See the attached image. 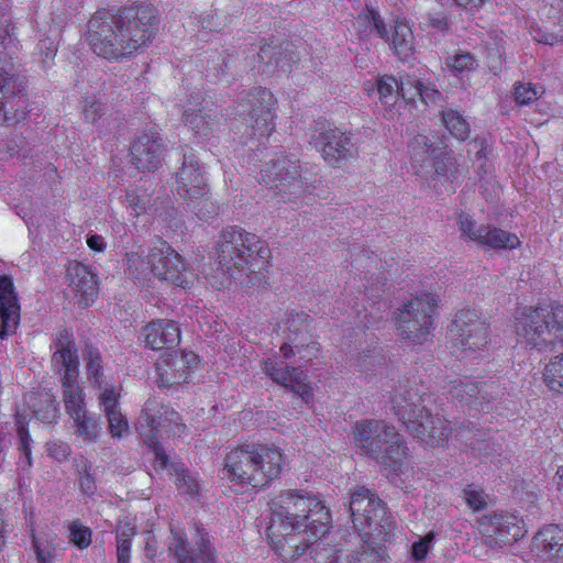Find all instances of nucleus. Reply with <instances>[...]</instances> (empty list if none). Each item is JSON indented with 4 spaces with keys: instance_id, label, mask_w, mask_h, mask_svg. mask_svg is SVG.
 Listing matches in <instances>:
<instances>
[{
    "instance_id": "nucleus-17",
    "label": "nucleus",
    "mask_w": 563,
    "mask_h": 563,
    "mask_svg": "<svg viewBox=\"0 0 563 563\" xmlns=\"http://www.w3.org/2000/svg\"><path fill=\"white\" fill-rule=\"evenodd\" d=\"M483 541L493 549L510 544L526 534L523 521L512 514H496L486 517L479 525Z\"/></svg>"
},
{
    "instance_id": "nucleus-7",
    "label": "nucleus",
    "mask_w": 563,
    "mask_h": 563,
    "mask_svg": "<svg viewBox=\"0 0 563 563\" xmlns=\"http://www.w3.org/2000/svg\"><path fill=\"white\" fill-rule=\"evenodd\" d=\"M353 439L362 452L395 472L400 471L408 455L402 435L384 420L365 419L353 428Z\"/></svg>"
},
{
    "instance_id": "nucleus-22",
    "label": "nucleus",
    "mask_w": 563,
    "mask_h": 563,
    "mask_svg": "<svg viewBox=\"0 0 563 563\" xmlns=\"http://www.w3.org/2000/svg\"><path fill=\"white\" fill-rule=\"evenodd\" d=\"M163 140L157 133H144L131 145V163L142 172L155 170L163 159Z\"/></svg>"
},
{
    "instance_id": "nucleus-48",
    "label": "nucleus",
    "mask_w": 563,
    "mask_h": 563,
    "mask_svg": "<svg viewBox=\"0 0 563 563\" xmlns=\"http://www.w3.org/2000/svg\"><path fill=\"white\" fill-rule=\"evenodd\" d=\"M258 58L262 62L267 64H275L276 67L286 71L289 68L288 60L286 56L283 55V52L277 46H273L271 44L263 45L258 52Z\"/></svg>"
},
{
    "instance_id": "nucleus-25",
    "label": "nucleus",
    "mask_w": 563,
    "mask_h": 563,
    "mask_svg": "<svg viewBox=\"0 0 563 563\" xmlns=\"http://www.w3.org/2000/svg\"><path fill=\"white\" fill-rule=\"evenodd\" d=\"M143 336L147 347L152 350L172 349L180 341L178 325L170 320H155L143 328Z\"/></svg>"
},
{
    "instance_id": "nucleus-47",
    "label": "nucleus",
    "mask_w": 563,
    "mask_h": 563,
    "mask_svg": "<svg viewBox=\"0 0 563 563\" xmlns=\"http://www.w3.org/2000/svg\"><path fill=\"white\" fill-rule=\"evenodd\" d=\"M457 225L463 240L477 243L479 242L481 235L484 233L482 230L485 228V224H477L465 213L459 214Z\"/></svg>"
},
{
    "instance_id": "nucleus-59",
    "label": "nucleus",
    "mask_w": 563,
    "mask_h": 563,
    "mask_svg": "<svg viewBox=\"0 0 563 563\" xmlns=\"http://www.w3.org/2000/svg\"><path fill=\"white\" fill-rule=\"evenodd\" d=\"M456 73L470 71L477 66L476 59L470 53L456 54L449 64Z\"/></svg>"
},
{
    "instance_id": "nucleus-3",
    "label": "nucleus",
    "mask_w": 563,
    "mask_h": 563,
    "mask_svg": "<svg viewBox=\"0 0 563 563\" xmlns=\"http://www.w3.org/2000/svg\"><path fill=\"white\" fill-rule=\"evenodd\" d=\"M218 262L232 278L246 276L247 283L256 286L266 283L271 251L265 241L239 225H230L219 234Z\"/></svg>"
},
{
    "instance_id": "nucleus-16",
    "label": "nucleus",
    "mask_w": 563,
    "mask_h": 563,
    "mask_svg": "<svg viewBox=\"0 0 563 563\" xmlns=\"http://www.w3.org/2000/svg\"><path fill=\"white\" fill-rule=\"evenodd\" d=\"M154 276L181 288L192 285L196 275L184 263L180 254L166 243L152 247Z\"/></svg>"
},
{
    "instance_id": "nucleus-20",
    "label": "nucleus",
    "mask_w": 563,
    "mask_h": 563,
    "mask_svg": "<svg viewBox=\"0 0 563 563\" xmlns=\"http://www.w3.org/2000/svg\"><path fill=\"white\" fill-rule=\"evenodd\" d=\"M197 362L198 356L194 352L180 355L175 352L164 355L156 364L157 384L163 387H173L186 383Z\"/></svg>"
},
{
    "instance_id": "nucleus-54",
    "label": "nucleus",
    "mask_w": 563,
    "mask_h": 563,
    "mask_svg": "<svg viewBox=\"0 0 563 563\" xmlns=\"http://www.w3.org/2000/svg\"><path fill=\"white\" fill-rule=\"evenodd\" d=\"M421 87H423V82L420 79L415 76H407L401 78L398 89L404 99L415 100Z\"/></svg>"
},
{
    "instance_id": "nucleus-2",
    "label": "nucleus",
    "mask_w": 563,
    "mask_h": 563,
    "mask_svg": "<svg viewBox=\"0 0 563 563\" xmlns=\"http://www.w3.org/2000/svg\"><path fill=\"white\" fill-rule=\"evenodd\" d=\"M157 10L147 4L98 11L88 22L91 49L108 60H123L146 47L157 29Z\"/></svg>"
},
{
    "instance_id": "nucleus-32",
    "label": "nucleus",
    "mask_w": 563,
    "mask_h": 563,
    "mask_svg": "<svg viewBox=\"0 0 563 563\" xmlns=\"http://www.w3.org/2000/svg\"><path fill=\"white\" fill-rule=\"evenodd\" d=\"M400 58H407L413 51V34L410 26L404 22H396L393 26L391 37L385 38Z\"/></svg>"
},
{
    "instance_id": "nucleus-14",
    "label": "nucleus",
    "mask_w": 563,
    "mask_h": 563,
    "mask_svg": "<svg viewBox=\"0 0 563 563\" xmlns=\"http://www.w3.org/2000/svg\"><path fill=\"white\" fill-rule=\"evenodd\" d=\"M488 323L475 309H461L450 327L453 344L466 356L483 350L488 343Z\"/></svg>"
},
{
    "instance_id": "nucleus-13",
    "label": "nucleus",
    "mask_w": 563,
    "mask_h": 563,
    "mask_svg": "<svg viewBox=\"0 0 563 563\" xmlns=\"http://www.w3.org/2000/svg\"><path fill=\"white\" fill-rule=\"evenodd\" d=\"M170 533L168 551L177 563H218L217 551L202 525H194L190 540L174 529Z\"/></svg>"
},
{
    "instance_id": "nucleus-8",
    "label": "nucleus",
    "mask_w": 563,
    "mask_h": 563,
    "mask_svg": "<svg viewBox=\"0 0 563 563\" xmlns=\"http://www.w3.org/2000/svg\"><path fill=\"white\" fill-rule=\"evenodd\" d=\"M53 371L59 375L63 401L70 418H77L86 410L85 394L79 385V357L74 335L64 329L57 332L53 345Z\"/></svg>"
},
{
    "instance_id": "nucleus-33",
    "label": "nucleus",
    "mask_w": 563,
    "mask_h": 563,
    "mask_svg": "<svg viewBox=\"0 0 563 563\" xmlns=\"http://www.w3.org/2000/svg\"><path fill=\"white\" fill-rule=\"evenodd\" d=\"M478 244L489 249H515L520 244L517 235L492 225L483 228Z\"/></svg>"
},
{
    "instance_id": "nucleus-45",
    "label": "nucleus",
    "mask_w": 563,
    "mask_h": 563,
    "mask_svg": "<svg viewBox=\"0 0 563 563\" xmlns=\"http://www.w3.org/2000/svg\"><path fill=\"white\" fill-rule=\"evenodd\" d=\"M135 534L134 528L125 523L117 533V561L118 563H130L131 539Z\"/></svg>"
},
{
    "instance_id": "nucleus-52",
    "label": "nucleus",
    "mask_w": 563,
    "mask_h": 563,
    "mask_svg": "<svg viewBox=\"0 0 563 563\" xmlns=\"http://www.w3.org/2000/svg\"><path fill=\"white\" fill-rule=\"evenodd\" d=\"M14 42V26L11 23L10 16L7 14L4 8L0 5V45L4 48L9 47Z\"/></svg>"
},
{
    "instance_id": "nucleus-53",
    "label": "nucleus",
    "mask_w": 563,
    "mask_h": 563,
    "mask_svg": "<svg viewBox=\"0 0 563 563\" xmlns=\"http://www.w3.org/2000/svg\"><path fill=\"white\" fill-rule=\"evenodd\" d=\"M106 112V106L95 99H86L82 107L85 120L92 124H97Z\"/></svg>"
},
{
    "instance_id": "nucleus-28",
    "label": "nucleus",
    "mask_w": 563,
    "mask_h": 563,
    "mask_svg": "<svg viewBox=\"0 0 563 563\" xmlns=\"http://www.w3.org/2000/svg\"><path fill=\"white\" fill-rule=\"evenodd\" d=\"M534 547L547 558L563 556V526L543 527L533 539Z\"/></svg>"
},
{
    "instance_id": "nucleus-58",
    "label": "nucleus",
    "mask_w": 563,
    "mask_h": 563,
    "mask_svg": "<svg viewBox=\"0 0 563 563\" xmlns=\"http://www.w3.org/2000/svg\"><path fill=\"white\" fill-rule=\"evenodd\" d=\"M470 445L474 451H477L479 455H484L486 457H495L501 453V445L490 440L477 442L471 441Z\"/></svg>"
},
{
    "instance_id": "nucleus-30",
    "label": "nucleus",
    "mask_w": 563,
    "mask_h": 563,
    "mask_svg": "<svg viewBox=\"0 0 563 563\" xmlns=\"http://www.w3.org/2000/svg\"><path fill=\"white\" fill-rule=\"evenodd\" d=\"M449 394L460 402L481 404L483 400L487 401L477 383L468 377L450 382Z\"/></svg>"
},
{
    "instance_id": "nucleus-1",
    "label": "nucleus",
    "mask_w": 563,
    "mask_h": 563,
    "mask_svg": "<svg viewBox=\"0 0 563 563\" xmlns=\"http://www.w3.org/2000/svg\"><path fill=\"white\" fill-rule=\"evenodd\" d=\"M271 523L267 537L275 552L294 561L330 529L331 515L311 493L298 489L280 492L271 501Z\"/></svg>"
},
{
    "instance_id": "nucleus-36",
    "label": "nucleus",
    "mask_w": 563,
    "mask_h": 563,
    "mask_svg": "<svg viewBox=\"0 0 563 563\" xmlns=\"http://www.w3.org/2000/svg\"><path fill=\"white\" fill-rule=\"evenodd\" d=\"M126 271L131 278L144 282L154 276V268L152 262V249L147 255L139 252H131L126 254Z\"/></svg>"
},
{
    "instance_id": "nucleus-29",
    "label": "nucleus",
    "mask_w": 563,
    "mask_h": 563,
    "mask_svg": "<svg viewBox=\"0 0 563 563\" xmlns=\"http://www.w3.org/2000/svg\"><path fill=\"white\" fill-rule=\"evenodd\" d=\"M25 402L38 420L45 423H53L57 420L58 404L49 390L31 393L25 397Z\"/></svg>"
},
{
    "instance_id": "nucleus-60",
    "label": "nucleus",
    "mask_w": 563,
    "mask_h": 563,
    "mask_svg": "<svg viewBox=\"0 0 563 563\" xmlns=\"http://www.w3.org/2000/svg\"><path fill=\"white\" fill-rule=\"evenodd\" d=\"M463 498L473 510H481L485 506L483 492L476 489L473 485H468L463 490Z\"/></svg>"
},
{
    "instance_id": "nucleus-46",
    "label": "nucleus",
    "mask_w": 563,
    "mask_h": 563,
    "mask_svg": "<svg viewBox=\"0 0 563 563\" xmlns=\"http://www.w3.org/2000/svg\"><path fill=\"white\" fill-rule=\"evenodd\" d=\"M172 475L175 476V484L179 492L188 495H195L198 492L197 479L179 465H172Z\"/></svg>"
},
{
    "instance_id": "nucleus-42",
    "label": "nucleus",
    "mask_w": 563,
    "mask_h": 563,
    "mask_svg": "<svg viewBox=\"0 0 563 563\" xmlns=\"http://www.w3.org/2000/svg\"><path fill=\"white\" fill-rule=\"evenodd\" d=\"M431 165L437 176L452 179L459 173V163L452 152H439Z\"/></svg>"
},
{
    "instance_id": "nucleus-11",
    "label": "nucleus",
    "mask_w": 563,
    "mask_h": 563,
    "mask_svg": "<svg viewBox=\"0 0 563 563\" xmlns=\"http://www.w3.org/2000/svg\"><path fill=\"white\" fill-rule=\"evenodd\" d=\"M434 296L424 294L406 302L396 313V327L401 339L412 344L427 341L433 329Z\"/></svg>"
},
{
    "instance_id": "nucleus-18",
    "label": "nucleus",
    "mask_w": 563,
    "mask_h": 563,
    "mask_svg": "<svg viewBox=\"0 0 563 563\" xmlns=\"http://www.w3.org/2000/svg\"><path fill=\"white\" fill-rule=\"evenodd\" d=\"M176 191L183 199L202 197L209 192L203 167L191 148L183 150V162L176 172Z\"/></svg>"
},
{
    "instance_id": "nucleus-64",
    "label": "nucleus",
    "mask_w": 563,
    "mask_h": 563,
    "mask_svg": "<svg viewBox=\"0 0 563 563\" xmlns=\"http://www.w3.org/2000/svg\"><path fill=\"white\" fill-rule=\"evenodd\" d=\"M418 97H420L421 100L427 104L430 102L434 103L437 100L440 99L441 92L433 88L432 86L423 82V87H421V89L419 90Z\"/></svg>"
},
{
    "instance_id": "nucleus-57",
    "label": "nucleus",
    "mask_w": 563,
    "mask_h": 563,
    "mask_svg": "<svg viewBox=\"0 0 563 563\" xmlns=\"http://www.w3.org/2000/svg\"><path fill=\"white\" fill-rule=\"evenodd\" d=\"M530 34L538 43L547 45H556L563 42V35L559 33L549 32L540 26H531Z\"/></svg>"
},
{
    "instance_id": "nucleus-35",
    "label": "nucleus",
    "mask_w": 563,
    "mask_h": 563,
    "mask_svg": "<svg viewBox=\"0 0 563 563\" xmlns=\"http://www.w3.org/2000/svg\"><path fill=\"white\" fill-rule=\"evenodd\" d=\"M31 538L37 563H53L57 555L56 534L52 531L37 534L32 529Z\"/></svg>"
},
{
    "instance_id": "nucleus-49",
    "label": "nucleus",
    "mask_w": 563,
    "mask_h": 563,
    "mask_svg": "<svg viewBox=\"0 0 563 563\" xmlns=\"http://www.w3.org/2000/svg\"><path fill=\"white\" fill-rule=\"evenodd\" d=\"M18 433L20 437L19 450L21 452V459H22V461H20L18 463L19 471L27 472L32 466V453H31V446H30L31 437H30L27 430L23 426L19 427Z\"/></svg>"
},
{
    "instance_id": "nucleus-5",
    "label": "nucleus",
    "mask_w": 563,
    "mask_h": 563,
    "mask_svg": "<svg viewBox=\"0 0 563 563\" xmlns=\"http://www.w3.org/2000/svg\"><path fill=\"white\" fill-rule=\"evenodd\" d=\"M283 465L284 454L279 448L244 444L227 453L223 471L231 483L263 488L279 476Z\"/></svg>"
},
{
    "instance_id": "nucleus-62",
    "label": "nucleus",
    "mask_w": 563,
    "mask_h": 563,
    "mask_svg": "<svg viewBox=\"0 0 563 563\" xmlns=\"http://www.w3.org/2000/svg\"><path fill=\"white\" fill-rule=\"evenodd\" d=\"M47 453L49 456L62 462V461H65L69 456L70 448L65 442L53 441L47 444Z\"/></svg>"
},
{
    "instance_id": "nucleus-43",
    "label": "nucleus",
    "mask_w": 563,
    "mask_h": 563,
    "mask_svg": "<svg viewBox=\"0 0 563 563\" xmlns=\"http://www.w3.org/2000/svg\"><path fill=\"white\" fill-rule=\"evenodd\" d=\"M191 207L192 212L203 221L211 220L219 214L220 207L208 194L202 197L186 199Z\"/></svg>"
},
{
    "instance_id": "nucleus-39",
    "label": "nucleus",
    "mask_w": 563,
    "mask_h": 563,
    "mask_svg": "<svg viewBox=\"0 0 563 563\" xmlns=\"http://www.w3.org/2000/svg\"><path fill=\"white\" fill-rule=\"evenodd\" d=\"M71 419L74 420L76 435L87 442L97 441L101 432V423L96 417L89 416L88 412L85 411L78 415V419Z\"/></svg>"
},
{
    "instance_id": "nucleus-6",
    "label": "nucleus",
    "mask_w": 563,
    "mask_h": 563,
    "mask_svg": "<svg viewBox=\"0 0 563 563\" xmlns=\"http://www.w3.org/2000/svg\"><path fill=\"white\" fill-rule=\"evenodd\" d=\"M514 327L518 342L526 349L553 351L563 345V306L551 303L518 308Z\"/></svg>"
},
{
    "instance_id": "nucleus-61",
    "label": "nucleus",
    "mask_w": 563,
    "mask_h": 563,
    "mask_svg": "<svg viewBox=\"0 0 563 563\" xmlns=\"http://www.w3.org/2000/svg\"><path fill=\"white\" fill-rule=\"evenodd\" d=\"M434 534L430 532L412 544V558L416 561H422L427 558L431 549Z\"/></svg>"
},
{
    "instance_id": "nucleus-9",
    "label": "nucleus",
    "mask_w": 563,
    "mask_h": 563,
    "mask_svg": "<svg viewBox=\"0 0 563 563\" xmlns=\"http://www.w3.org/2000/svg\"><path fill=\"white\" fill-rule=\"evenodd\" d=\"M350 514L355 530L371 549L377 544L372 538L385 541L393 530V520L384 501L368 488L358 487L351 492Z\"/></svg>"
},
{
    "instance_id": "nucleus-27",
    "label": "nucleus",
    "mask_w": 563,
    "mask_h": 563,
    "mask_svg": "<svg viewBox=\"0 0 563 563\" xmlns=\"http://www.w3.org/2000/svg\"><path fill=\"white\" fill-rule=\"evenodd\" d=\"M99 404L108 420V429L112 437L121 438L129 430L128 420L119 407V395L113 388H104L99 396Z\"/></svg>"
},
{
    "instance_id": "nucleus-4",
    "label": "nucleus",
    "mask_w": 563,
    "mask_h": 563,
    "mask_svg": "<svg viewBox=\"0 0 563 563\" xmlns=\"http://www.w3.org/2000/svg\"><path fill=\"white\" fill-rule=\"evenodd\" d=\"M430 398L417 384L406 382L395 387L390 401L396 415L413 437L430 446H441L452 434V427L446 419L429 411L426 402Z\"/></svg>"
},
{
    "instance_id": "nucleus-41",
    "label": "nucleus",
    "mask_w": 563,
    "mask_h": 563,
    "mask_svg": "<svg viewBox=\"0 0 563 563\" xmlns=\"http://www.w3.org/2000/svg\"><path fill=\"white\" fill-rule=\"evenodd\" d=\"M75 467L80 492L85 495L92 496L97 490V484L91 462L80 456L75 460Z\"/></svg>"
},
{
    "instance_id": "nucleus-55",
    "label": "nucleus",
    "mask_w": 563,
    "mask_h": 563,
    "mask_svg": "<svg viewBox=\"0 0 563 563\" xmlns=\"http://www.w3.org/2000/svg\"><path fill=\"white\" fill-rule=\"evenodd\" d=\"M125 198H126L128 207L132 210V213L135 217H139V216L145 213L150 208L151 199H150V196L146 194L137 195L134 191H129L126 194Z\"/></svg>"
},
{
    "instance_id": "nucleus-23",
    "label": "nucleus",
    "mask_w": 563,
    "mask_h": 563,
    "mask_svg": "<svg viewBox=\"0 0 563 563\" xmlns=\"http://www.w3.org/2000/svg\"><path fill=\"white\" fill-rule=\"evenodd\" d=\"M320 141L322 157L332 166L341 165L357 155V147L351 137L339 129L320 133Z\"/></svg>"
},
{
    "instance_id": "nucleus-24",
    "label": "nucleus",
    "mask_w": 563,
    "mask_h": 563,
    "mask_svg": "<svg viewBox=\"0 0 563 563\" xmlns=\"http://www.w3.org/2000/svg\"><path fill=\"white\" fill-rule=\"evenodd\" d=\"M67 277L69 287L80 305L87 307L92 303L98 295L99 287L96 274L81 263H73L68 266Z\"/></svg>"
},
{
    "instance_id": "nucleus-56",
    "label": "nucleus",
    "mask_w": 563,
    "mask_h": 563,
    "mask_svg": "<svg viewBox=\"0 0 563 563\" xmlns=\"http://www.w3.org/2000/svg\"><path fill=\"white\" fill-rule=\"evenodd\" d=\"M540 91L532 84H518L515 87V100L519 104H529L539 98Z\"/></svg>"
},
{
    "instance_id": "nucleus-40",
    "label": "nucleus",
    "mask_w": 563,
    "mask_h": 563,
    "mask_svg": "<svg viewBox=\"0 0 563 563\" xmlns=\"http://www.w3.org/2000/svg\"><path fill=\"white\" fill-rule=\"evenodd\" d=\"M543 383L549 390L563 394V353L554 356L544 367Z\"/></svg>"
},
{
    "instance_id": "nucleus-10",
    "label": "nucleus",
    "mask_w": 563,
    "mask_h": 563,
    "mask_svg": "<svg viewBox=\"0 0 563 563\" xmlns=\"http://www.w3.org/2000/svg\"><path fill=\"white\" fill-rule=\"evenodd\" d=\"M136 429L155 454L154 467L156 470L167 468L169 457L157 442V435L161 431L168 435H179L185 429V424L180 422L179 413L167 408L159 399L148 398L139 418Z\"/></svg>"
},
{
    "instance_id": "nucleus-34",
    "label": "nucleus",
    "mask_w": 563,
    "mask_h": 563,
    "mask_svg": "<svg viewBox=\"0 0 563 563\" xmlns=\"http://www.w3.org/2000/svg\"><path fill=\"white\" fill-rule=\"evenodd\" d=\"M84 361L86 364L87 378L90 384L98 389L104 390L107 384L103 375V362L99 350L87 345L84 350Z\"/></svg>"
},
{
    "instance_id": "nucleus-12",
    "label": "nucleus",
    "mask_w": 563,
    "mask_h": 563,
    "mask_svg": "<svg viewBox=\"0 0 563 563\" xmlns=\"http://www.w3.org/2000/svg\"><path fill=\"white\" fill-rule=\"evenodd\" d=\"M307 174L308 172H303L297 161L282 156L264 164L261 180L291 200L308 191L310 179Z\"/></svg>"
},
{
    "instance_id": "nucleus-51",
    "label": "nucleus",
    "mask_w": 563,
    "mask_h": 563,
    "mask_svg": "<svg viewBox=\"0 0 563 563\" xmlns=\"http://www.w3.org/2000/svg\"><path fill=\"white\" fill-rule=\"evenodd\" d=\"M23 89L22 81L13 75L0 67V96L9 97L21 92Z\"/></svg>"
},
{
    "instance_id": "nucleus-31",
    "label": "nucleus",
    "mask_w": 563,
    "mask_h": 563,
    "mask_svg": "<svg viewBox=\"0 0 563 563\" xmlns=\"http://www.w3.org/2000/svg\"><path fill=\"white\" fill-rule=\"evenodd\" d=\"M355 29L362 37L375 32L382 38H388V30L379 13L374 9H366L358 14L354 23Z\"/></svg>"
},
{
    "instance_id": "nucleus-21",
    "label": "nucleus",
    "mask_w": 563,
    "mask_h": 563,
    "mask_svg": "<svg viewBox=\"0 0 563 563\" xmlns=\"http://www.w3.org/2000/svg\"><path fill=\"white\" fill-rule=\"evenodd\" d=\"M20 303L12 278L0 276V339L5 340L16 332L20 323Z\"/></svg>"
},
{
    "instance_id": "nucleus-37",
    "label": "nucleus",
    "mask_w": 563,
    "mask_h": 563,
    "mask_svg": "<svg viewBox=\"0 0 563 563\" xmlns=\"http://www.w3.org/2000/svg\"><path fill=\"white\" fill-rule=\"evenodd\" d=\"M184 117L185 124L198 135L207 136L213 130L214 120L202 109L196 111L191 107H186L184 110Z\"/></svg>"
},
{
    "instance_id": "nucleus-19",
    "label": "nucleus",
    "mask_w": 563,
    "mask_h": 563,
    "mask_svg": "<svg viewBox=\"0 0 563 563\" xmlns=\"http://www.w3.org/2000/svg\"><path fill=\"white\" fill-rule=\"evenodd\" d=\"M263 371L275 383L297 394L305 404L313 399L312 387L307 382V375L298 367H290L282 361H265Z\"/></svg>"
},
{
    "instance_id": "nucleus-38",
    "label": "nucleus",
    "mask_w": 563,
    "mask_h": 563,
    "mask_svg": "<svg viewBox=\"0 0 563 563\" xmlns=\"http://www.w3.org/2000/svg\"><path fill=\"white\" fill-rule=\"evenodd\" d=\"M442 122L453 137L465 141L470 136V123L457 110L442 111Z\"/></svg>"
},
{
    "instance_id": "nucleus-26",
    "label": "nucleus",
    "mask_w": 563,
    "mask_h": 563,
    "mask_svg": "<svg viewBox=\"0 0 563 563\" xmlns=\"http://www.w3.org/2000/svg\"><path fill=\"white\" fill-rule=\"evenodd\" d=\"M412 167L416 174L428 172L432 159L438 154L434 134H418L412 137L408 144Z\"/></svg>"
},
{
    "instance_id": "nucleus-50",
    "label": "nucleus",
    "mask_w": 563,
    "mask_h": 563,
    "mask_svg": "<svg viewBox=\"0 0 563 563\" xmlns=\"http://www.w3.org/2000/svg\"><path fill=\"white\" fill-rule=\"evenodd\" d=\"M91 534V530L78 521L73 522L69 527L70 542L79 549H86L90 545Z\"/></svg>"
},
{
    "instance_id": "nucleus-44",
    "label": "nucleus",
    "mask_w": 563,
    "mask_h": 563,
    "mask_svg": "<svg viewBox=\"0 0 563 563\" xmlns=\"http://www.w3.org/2000/svg\"><path fill=\"white\" fill-rule=\"evenodd\" d=\"M398 87L399 81L394 76L384 75L376 81L379 99L385 104H394L396 102L400 96Z\"/></svg>"
},
{
    "instance_id": "nucleus-15",
    "label": "nucleus",
    "mask_w": 563,
    "mask_h": 563,
    "mask_svg": "<svg viewBox=\"0 0 563 563\" xmlns=\"http://www.w3.org/2000/svg\"><path fill=\"white\" fill-rule=\"evenodd\" d=\"M275 104L274 95L266 88H254L242 99L241 112H247L249 135L252 137H266L275 128Z\"/></svg>"
},
{
    "instance_id": "nucleus-63",
    "label": "nucleus",
    "mask_w": 563,
    "mask_h": 563,
    "mask_svg": "<svg viewBox=\"0 0 563 563\" xmlns=\"http://www.w3.org/2000/svg\"><path fill=\"white\" fill-rule=\"evenodd\" d=\"M7 98L8 97L0 96V123L14 124L16 122L24 120V111H16L12 115L10 114V112L5 109V103L3 102V100Z\"/></svg>"
}]
</instances>
